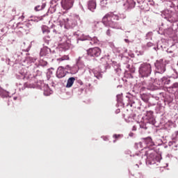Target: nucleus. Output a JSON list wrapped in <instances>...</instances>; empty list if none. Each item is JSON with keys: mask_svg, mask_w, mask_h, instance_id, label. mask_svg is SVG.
Segmentation results:
<instances>
[{"mask_svg": "<svg viewBox=\"0 0 178 178\" xmlns=\"http://www.w3.org/2000/svg\"><path fill=\"white\" fill-rule=\"evenodd\" d=\"M124 42H127V44H130V40H129V39H124Z\"/></svg>", "mask_w": 178, "mask_h": 178, "instance_id": "4d7b16f0", "label": "nucleus"}, {"mask_svg": "<svg viewBox=\"0 0 178 178\" xmlns=\"http://www.w3.org/2000/svg\"><path fill=\"white\" fill-rule=\"evenodd\" d=\"M108 4V1L106 0H100V6L104 8Z\"/></svg>", "mask_w": 178, "mask_h": 178, "instance_id": "79ce46f5", "label": "nucleus"}, {"mask_svg": "<svg viewBox=\"0 0 178 178\" xmlns=\"http://www.w3.org/2000/svg\"><path fill=\"white\" fill-rule=\"evenodd\" d=\"M42 20V17H31V22H40Z\"/></svg>", "mask_w": 178, "mask_h": 178, "instance_id": "72a5a7b5", "label": "nucleus"}, {"mask_svg": "<svg viewBox=\"0 0 178 178\" xmlns=\"http://www.w3.org/2000/svg\"><path fill=\"white\" fill-rule=\"evenodd\" d=\"M138 125L140 127V129H143V130H147V129H148V127H147V124L145 122H139L138 123Z\"/></svg>", "mask_w": 178, "mask_h": 178, "instance_id": "2f4dec72", "label": "nucleus"}, {"mask_svg": "<svg viewBox=\"0 0 178 178\" xmlns=\"http://www.w3.org/2000/svg\"><path fill=\"white\" fill-rule=\"evenodd\" d=\"M35 60H37V57H27L24 60V66L29 67V66H31V63H34Z\"/></svg>", "mask_w": 178, "mask_h": 178, "instance_id": "dca6fc26", "label": "nucleus"}, {"mask_svg": "<svg viewBox=\"0 0 178 178\" xmlns=\"http://www.w3.org/2000/svg\"><path fill=\"white\" fill-rule=\"evenodd\" d=\"M154 49L155 51H156L157 49H159V46L157 45V47H154Z\"/></svg>", "mask_w": 178, "mask_h": 178, "instance_id": "680f3d73", "label": "nucleus"}, {"mask_svg": "<svg viewBox=\"0 0 178 178\" xmlns=\"http://www.w3.org/2000/svg\"><path fill=\"white\" fill-rule=\"evenodd\" d=\"M127 67L129 69L130 67V65H127Z\"/></svg>", "mask_w": 178, "mask_h": 178, "instance_id": "338daca9", "label": "nucleus"}, {"mask_svg": "<svg viewBox=\"0 0 178 178\" xmlns=\"http://www.w3.org/2000/svg\"><path fill=\"white\" fill-rule=\"evenodd\" d=\"M172 137H173L174 140H178V131H176L173 134Z\"/></svg>", "mask_w": 178, "mask_h": 178, "instance_id": "37998d69", "label": "nucleus"}, {"mask_svg": "<svg viewBox=\"0 0 178 178\" xmlns=\"http://www.w3.org/2000/svg\"><path fill=\"white\" fill-rule=\"evenodd\" d=\"M32 27V25L27 22V23H25V24H22L21 26H19V29H20V31L22 33H29V30H30V29H31Z\"/></svg>", "mask_w": 178, "mask_h": 178, "instance_id": "a211bd4d", "label": "nucleus"}, {"mask_svg": "<svg viewBox=\"0 0 178 178\" xmlns=\"http://www.w3.org/2000/svg\"><path fill=\"white\" fill-rule=\"evenodd\" d=\"M129 56H130L131 58H134V54H133V53H129Z\"/></svg>", "mask_w": 178, "mask_h": 178, "instance_id": "5fc2aeb1", "label": "nucleus"}, {"mask_svg": "<svg viewBox=\"0 0 178 178\" xmlns=\"http://www.w3.org/2000/svg\"><path fill=\"white\" fill-rule=\"evenodd\" d=\"M74 81H76V78L74 77L69 78L68 80L67 81L66 88H70L72 86H73V84L74 83Z\"/></svg>", "mask_w": 178, "mask_h": 178, "instance_id": "a878e982", "label": "nucleus"}, {"mask_svg": "<svg viewBox=\"0 0 178 178\" xmlns=\"http://www.w3.org/2000/svg\"><path fill=\"white\" fill-rule=\"evenodd\" d=\"M45 6H47V4L45 3H42L41 6H36L35 7V10L36 12H39V10H42V9H45Z\"/></svg>", "mask_w": 178, "mask_h": 178, "instance_id": "c756f323", "label": "nucleus"}, {"mask_svg": "<svg viewBox=\"0 0 178 178\" xmlns=\"http://www.w3.org/2000/svg\"><path fill=\"white\" fill-rule=\"evenodd\" d=\"M97 8V3L94 1H90L88 3V9L90 10V12H94Z\"/></svg>", "mask_w": 178, "mask_h": 178, "instance_id": "4be33fe9", "label": "nucleus"}, {"mask_svg": "<svg viewBox=\"0 0 178 178\" xmlns=\"http://www.w3.org/2000/svg\"><path fill=\"white\" fill-rule=\"evenodd\" d=\"M83 57H79L76 59V66L79 67V69H82L83 72H86V65H84V62L81 60Z\"/></svg>", "mask_w": 178, "mask_h": 178, "instance_id": "6ab92c4d", "label": "nucleus"}, {"mask_svg": "<svg viewBox=\"0 0 178 178\" xmlns=\"http://www.w3.org/2000/svg\"><path fill=\"white\" fill-rule=\"evenodd\" d=\"M80 40L81 41H90V44L91 45H98L99 44V40L97 37L91 38L90 35H83Z\"/></svg>", "mask_w": 178, "mask_h": 178, "instance_id": "6e6552de", "label": "nucleus"}, {"mask_svg": "<svg viewBox=\"0 0 178 178\" xmlns=\"http://www.w3.org/2000/svg\"><path fill=\"white\" fill-rule=\"evenodd\" d=\"M57 1H59V0H52L51 1L50 3H51V5H54V3H56Z\"/></svg>", "mask_w": 178, "mask_h": 178, "instance_id": "864d4df0", "label": "nucleus"}, {"mask_svg": "<svg viewBox=\"0 0 178 178\" xmlns=\"http://www.w3.org/2000/svg\"><path fill=\"white\" fill-rule=\"evenodd\" d=\"M138 145L139 147H140V148H141V145H143V143H142L141 142H140L139 143H138Z\"/></svg>", "mask_w": 178, "mask_h": 178, "instance_id": "e2e57ef3", "label": "nucleus"}, {"mask_svg": "<svg viewBox=\"0 0 178 178\" xmlns=\"http://www.w3.org/2000/svg\"><path fill=\"white\" fill-rule=\"evenodd\" d=\"M125 121L127 122V123H130L131 122H134V116L133 115H131L129 117H127V118H125Z\"/></svg>", "mask_w": 178, "mask_h": 178, "instance_id": "c9c22d12", "label": "nucleus"}, {"mask_svg": "<svg viewBox=\"0 0 178 178\" xmlns=\"http://www.w3.org/2000/svg\"><path fill=\"white\" fill-rule=\"evenodd\" d=\"M116 112L117 113H119V112H120V110H117Z\"/></svg>", "mask_w": 178, "mask_h": 178, "instance_id": "774afa93", "label": "nucleus"}, {"mask_svg": "<svg viewBox=\"0 0 178 178\" xmlns=\"http://www.w3.org/2000/svg\"><path fill=\"white\" fill-rule=\"evenodd\" d=\"M147 90H149L150 91H154V90H158V87L155 86L154 83H147L146 86Z\"/></svg>", "mask_w": 178, "mask_h": 178, "instance_id": "c85d7f7f", "label": "nucleus"}, {"mask_svg": "<svg viewBox=\"0 0 178 178\" xmlns=\"http://www.w3.org/2000/svg\"><path fill=\"white\" fill-rule=\"evenodd\" d=\"M88 2V0H79V5L82 9V10H84V8H83V5H86Z\"/></svg>", "mask_w": 178, "mask_h": 178, "instance_id": "473e14b6", "label": "nucleus"}, {"mask_svg": "<svg viewBox=\"0 0 178 178\" xmlns=\"http://www.w3.org/2000/svg\"><path fill=\"white\" fill-rule=\"evenodd\" d=\"M173 144H175V142H169L168 145H170V146L173 145Z\"/></svg>", "mask_w": 178, "mask_h": 178, "instance_id": "bf43d9fd", "label": "nucleus"}, {"mask_svg": "<svg viewBox=\"0 0 178 178\" xmlns=\"http://www.w3.org/2000/svg\"><path fill=\"white\" fill-rule=\"evenodd\" d=\"M144 143L147 145V147H154L155 145V143L152 141V138L151 137L145 138Z\"/></svg>", "mask_w": 178, "mask_h": 178, "instance_id": "b1692460", "label": "nucleus"}, {"mask_svg": "<svg viewBox=\"0 0 178 178\" xmlns=\"http://www.w3.org/2000/svg\"><path fill=\"white\" fill-rule=\"evenodd\" d=\"M138 73L140 77H149L152 73V67L148 63H143L140 64L138 67Z\"/></svg>", "mask_w": 178, "mask_h": 178, "instance_id": "7ed1b4c3", "label": "nucleus"}, {"mask_svg": "<svg viewBox=\"0 0 178 178\" xmlns=\"http://www.w3.org/2000/svg\"><path fill=\"white\" fill-rule=\"evenodd\" d=\"M37 74H33L34 79H40L41 77V72L38 70H36Z\"/></svg>", "mask_w": 178, "mask_h": 178, "instance_id": "e433bc0d", "label": "nucleus"}, {"mask_svg": "<svg viewBox=\"0 0 178 178\" xmlns=\"http://www.w3.org/2000/svg\"><path fill=\"white\" fill-rule=\"evenodd\" d=\"M67 40V38L63 35H60V36H58V41L59 42H63V43H60V46H59L60 49L61 51H66L70 48V44L67 42H66Z\"/></svg>", "mask_w": 178, "mask_h": 178, "instance_id": "20e7f679", "label": "nucleus"}, {"mask_svg": "<svg viewBox=\"0 0 178 178\" xmlns=\"http://www.w3.org/2000/svg\"><path fill=\"white\" fill-rule=\"evenodd\" d=\"M105 72V70L101 69L99 71V68L94 69V70H89V73L91 74V73H93L94 76L98 80H101L102 78V73Z\"/></svg>", "mask_w": 178, "mask_h": 178, "instance_id": "f8f14e48", "label": "nucleus"}, {"mask_svg": "<svg viewBox=\"0 0 178 178\" xmlns=\"http://www.w3.org/2000/svg\"><path fill=\"white\" fill-rule=\"evenodd\" d=\"M166 15L164 17V19H167L168 22H173V13L169 14V11H165Z\"/></svg>", "mask_w": 178, "mask_h": 178, "instance_id": "cd10ccee", "label": "nucleus"}, {"mask_svg": "<svg viewBox=\"0 0 178 178\" xmlns=\"http://www.w3.org/2000/svg\"><path fill=\"white\" fill-rule=\"evenodd\" d=\"M51 56V49L47 47H44L40 49V56Z\"/></svg>", "mask_w": 178, "mask_h": 178, "instance_id": "f3484780", "label": "nucleus"}, {"mask_svg": "<svg viewBox=\"0 0 178 178\" xmlns=\"http://www.w3.org/2000/svg\"><path fill=\"white\" fill-rule=\"evenodd\" d=\"M115 20H119V15L113 13H109L103 17L102 22H95L93 23V29L95 31L102 33V29L104 26H106V27L119 30L120 26Z\"/></svg>", "mask_w": 178, "mask_h": 178, "instance_id": "f257e3e1", "label": "nucleus"}, {"mask_svg": "<svg viewBox=\"0 0 178 178\" xmlns=\"http://www.w3.org/2000/svg\"><path fill=\"white\" fill-rule=\"evenodd\" d=\"M21 79L29 80L30 79V74L27 71L21 70L19 72Z\"/></svg>", "mask_w": 178, "mask_h": 178, "instance_id": "393cba45", "label": "nucleus"}, {"mask_svg": "<svg viewBox=\"0 0 178 178\" xmlns=\"http://www.w3.org/2000/svg\"><path fill=\"white\" fill-rule=\"evenodd\" d=\"M42 31L43 34H48V33H49V29L47 27V26H44L42 27Z\"/></svg>", "mask_w": 178, "mask_h": 178, "instance_id": "4c0bfd02", "label": "nucleus"}, {"mask_svg": "<svg viewBox=\"0 0 178 178\" xmlns=\"http://www.w3.org/2000/svg\"><path fill=\"white\" fill-rule=\"evenodd\" d=\"M48 65V61L40 58V60H38V63L35 64V67H45Z\"/></svg>", "mask_w": 178, "mask_h": 178, "instance_id": "aec40b11", "label": "nucleus"}, {"mask_svg": "<svg viewBox=\"0 0 178 178\" xmlns=\"http://www.w3.org/2000/svg\"><path fill=\"white\" fill-rule=\"evenodd\" d=\"M136 53L138 54V56H140V55H143L144 51H136Z\"/></svg>", "mask_w": 178, "mask_h": 178, "instance_id": "603ef678", "label": "nucleus"}, {"mask_svg": "<svg viewBox=\"0 0 178 178\" xmlns=\"http://www.w3.org/2000/svg\"><path fill=\"white\" fill-rule=\"evenodd\" d=\"M154 66L156 69V73L162 74L166 72V63L163 59L157 60L154 63Z\"/></svg>", "mask_w": 178, "mask_h": 178, "instance_id": "39448f33", "label": "nucleus"}, {"mask_svg": "<svg viewBox=\"0 0 178 178\" xmlns=\"http://www.w3.org/2000/svg\"><path fill=\"white\" fill-rule=\"evenodd\" d=\"M74 19H76V20H80V16L75 15H74Z\"/></svg>", "mask_w": 178, "mask_h": 178, "instance_id": "09e8293b", "label": "nucleus"}, {"mask_svg": "<svg viewBox=\"0 0 178 178\" xmlns=\"http://www.w3.org/2000/svg\"><path fill=\"white\" fill-rule=\"evenodd\" d=\"M120 137L121 138L123 137V135H122V134H114L113 136V138H115V139L120 138Z\"/></svg>", "mask_w": 178, "mask_h": 178, "instance_id": "c03bdc74", "label": "nucleus"}, {"mask_svg": "<svg viewBox=\"0 0 178 178\" xmlns=\"http://www.w3.org/2000/svg\"><path fill=\"white\" fill-rule=\"evenodd\" d=\"M6 65H10V58L6 57Z\"/></svg>", "mask_w": 178, "mask_h": 178, "instance_id": "49530a36", "label": "nucleus"}, {"mask_svg": "<svg viewBox=\"0 0 178 178\" xmlns=\"http://www.w3.org/2000/svg\"><path fill=\"white\" fill-rule=\"evenodd\" d=\"M136 130H137V126L136 125H134L133 128H132V131H136Z\"/></svg>", "mask_w": 178, "mask_h": 178, "instance_id": "3c124183", "label": "nucleus"}, {"mask_svg": "<svg viewBox=\"0 0 178 178\" xmlns=\"http://www.w3.org/2000/svg\"><path fill=\"white\" fill-rule=\"evenodd\" d=\"M152 35H154L152 32H148L145 36L146 40H152Z\"/></svg>", "mask_w": 178, "mask_h": 178, "instance_id": "58836bf2", "label": "nucleus"}, {"mask_svg": "<svg viewBox=\"0 0 178 178\" xmlns=\"http://www.w3.org/2000/svg\"><path fill=\"white\" fill-rule=\"evenodd\" d=\"M114 70L119 74V73H120L122 70L120 69V65H119V64H116L115 65H114Z\"/></svg>", "mask_w": 178, "mask_h": 178, "instance_id": "f704fd0d", "label": "nucleus"}, {"mask_svg": "<svg viewBox=\"0 0 178 178\" xmlns=\"http://www.w3.org/2000/svg\"><path fill=\"white\" fill-rule=\"evenodd\" d=\"M74 0H62L61 6L64 10H69L73 8Z\"/></svg>", "mask_w": 178, "mask_h": 178, "instance_id": "9d476101", "label": "nucleus"}, {"mask_svg": "<svg viewBox=\"0 0 178 178\" xmlns=\"http://www.w3.org/2000/svg\"><path fill=\"white\" fill-rule=\"evenodd\" d=\"M121 19H126V16L123 15L122 17H120Z\"/></svg>", "mask_w": 178, "mask_h": 178, "instance_id": "69168bd1", "label": "nucleus"}, {"mask_svg": "<svg viewBox=\"0 0 178 178\" xmlns=\"http://www.w3.org/2000/svg\"><path fill=\"white\" fill-rule=\"evenodd\" d=\"M117 102L118 104H120L121 105H123V102L122 100V95H117Z\"/></svg>", "mask_w": 178, "mask_h": 178, "instance_id": "a19ab883", "label": "nucleus"}, {"mask_svg": "<svg viewBox=\"0 0 178 178\" xmlns=\"http://www.w3.org/2000/svg\"><path fill=\"white\" fill-rule=\"evenodd\" d=\"M147 47H148L149 48H151V47H154V43H152L151 42H147Z\"/></svg>", "mask_w": 178, "mask_h": 178, "instance_id": "de8ad7c7", "label": "nucleus"}, {"mask_svg": "<svg viewBox=\"0 0 178 178\" xmlns=\"http://www.w3.org/2000/svg\"><path fill=\"white\" fill-rule=\"evenodd\" d=\"M58 22L60 23V27H72V20L65 17V15H59Z\"/></svg>", "mask_w": 178, "mask_h": 178, "instance_id": "423d86ee", "label": "nucleus"}, {"mask_svg": "<svg viewBox=\"0 0 178 178\" xmlns=\"http://www.w3.org/2000/svg\"><path fill=\"white\" fill-rule=\"evenodd\" d=\"M129 137H133V136H134V133L130 132V133L129 134Z\"/></svg>", "mask_w": 178, "mask_h": 178, "instance_id": "6e6d98bb", "label": "nucleus"}, {"mask_svg": "<svg viewBox=\"0 0 178 178\" xmlns=\"http://www.w3.org/2000/svg\"><path fill=\"white\" fill-rule=\"evenodd\" d=\"M59 62H62L63 60H69V56H63L61 58L57 59Z\"/></svg>", "mask_w": 178, "mask_h": 178, "instance_id": "ea45409f", "label": "nucleus"}, {"mask_svg": "<svg viewBox=\"0 0 178 178\" xmlns=\"http://www.w3.org/2000/svg\"><path fill=\"white\" fill-rule=\"evenodd\" d=\"M173 79H175V76H163V78L160 79V80H159L157 84L158 86H168L172 83V81H173Z\"/></svg>", "mask_w": 178, "mask_h": 178, "instance_id": "9b49d317", "label": "nucleus"}, {"mask_svg": "<svg viewBox=\"0 0 178 178\" xmlns=\"http://www.w3.org/2000/svg\"><path fill=\"white\" fill-rule=\"evenodd\" d=\"M104 141H108V136H103Z\"/></svg>", "mask_w": 178, "mask_h": 178, "instance_id": "13d9d810", "label": "nucleus"}, {"mask_svg": "<svg viewBox=\"0 0 178 178\" xmlns=\"http://www.w3.org/2000/svg\"><path fill=\"white\" fill-rule=\"evenodd\" d=\"M43 90H44L43 94L46 97L51 95V94H52V92H53L52 90H51V88H49V86H48V85L44 86Z\"/></svg>", "mask_w": 178, "mask_h": 178, "instance_id": "5701e85b", "label": "nucleus"}, {"mask_svg": "<svg viewBox=\"0 0 178 178\" xmlns=\"http://www.w3.org/2000/svg\"><path fill=\"white\" fill-rule=\"evenodd\" d=\"M67 73H69V72L65 70V67H59L56 72V77H58V79H63Z\"/></svg>", "mask_w": 178, "mask_h": 178, "instance_id": "4468645a", "label": "nucleus"}, {"mask_svg": "<svg viewBox=\"0 0 178 178\" xmlns=\"http://www.w3.org/2000/svg\"><path fill=\"white\" fill-rule=\"evenodd\" d=\"M145 119L148 120V123L155 125V118H154V112L152 111H147L145 113Z\"/></svg>", "mask_w": 178, "mask_h": 178, "instance_id": "ddd939ff", "label": "nucleus"}, {"mask_svg": "<svg viewBox=\"0 0 178 178\" xmlns=\"http://www.w3.org/2000/svg\"><path fill=\"white\" fill-rule=\"evenodd\" d=\"M125 10H131L136 6V1L134 0H127L126 3H124Z\"/></svg>", "mask_w": 178, "mask_h": 178, "instance_id": "2eb2a0df", "label": "nucleus"}, {"mask_svg": "<svg viewBox=\"0 0 178 178\" xmlns=\"http://www.w3.org/2000/svg\"><path fill=\"white\" fill-rule=\"evenodd\" d=\"M106 35L111 37V30L108 29L106 31Z\"/></svg>", "mask_w": 178, "mask_h": 178, "instance_id": "8fccbe9b", "label": "nucleus"}, {"mask_svg": "<svg viewBox=\"0 0 178 178\" xmlns=\"http://www.w3.org/2000/svg\"><path fill=\"white\" fill-rule=\"evenodd\" d=\"M65 70H66L67 72V70H70V72H72V67H70V65H66L65 67H64Z\"/></svg>", "mask_w": 178, "mask_h": 178, "instance_id": "a18cd8bd", "label": "nucleus"}, {"mask_svg": "<svg viewBox=\"0 0 178 178\" xmlns=\"http://www.w3.org/2000/svg\"><path fill=\"white\" fill-rule=\"evenodd\" d=\"M143 152H139L135 154H131V156H134V159L138 162H141V160L143 159L147 165H155V163L161 162V156H157L155 150L152 148L146 150L144 154Z\"/></svg>", "mask_w": 178, "mask_h": 178, "instance_id": "f03ea898", "label": "nucleus"}, {"mask_svg": "<svg viewBox=\"0 0 178 178\" xmlns=\"http://www.w3.org/2000/svg\"><path fill=\"white\" fill-rule=\"evenodd\" d=\"M0 97H1V98H8V97H9V92L0 88Z\"/></svg>", "mask_w": 178, "mask_h": 178, "instance_id": "bb28decb", "label": "nucleus"}, {"mask_svg": "<svg viewBox=\"0 0 178 178\" xmlns=\"http://www.w3.org/2000/svg\"><path fill=\"white\" fill-rule=\"evenodd\" d=\"M140 98L144 102H148V101L149 102L150 105L152 106H155L156 105V102L159 99V97H151L150 99L148 97V95H140Z\"/></svg>", "mask_w": 178, "mask_h": 178, "instance_id": "1a4fd4ad", "label": "nucleus"}, {"mask_svg": "<svg viewBox=\"0 0 178 178\" xmlns=\"http://www.w3.org/2000/svg\"><path fill=\"white\" fill-rule=\"evenodd\" d=\"M79 68L77 65H74V66L71 67V73L72 74H76V73H77L79 72Z\"/></svg>", "mask_w": 178, "mask_h": 178, "instance_id": "7c9ffc66", "label": "nucleus"}, {"mask_svg": "<svg viewBox=\"0 0 178 178\" xmlns=\"http://www.w3.org/2000/svg\"><path fill=\"white\" fill-rule=\"evenodd\" d=\"M171 83H172V85L169 87L170 90V89L177 90V88H178V75H177L176 77L173 78V81H172Z\"/></svg>", "mask_w": 178, "mask_h": 178, "instance_id": "412c9836", "label": "nucleus"}, {"mask_svg": "<svg viewBox=\"0 0 178 178\" xmlns=\"http://www.w3.org/2000/svg\"><path fill=\"white\" fill-rule=\"evenodd\" d=\"M101 52L99 47H93L87 50V55L92 58H98L101 55Z\"/></svg>", "mask_w": 178, "mask_h": 178, "instance_id": "0eeeda50", "label": "nucleus"}, {"mask_svg": "<svg viewBox=\"0 0 178 178\" xmlns=\"http://www.w3.org/2000/svg\"><path fill=\"white\" fill-rule=\"evenodd\" d=\"M174 151H177V145H175L174 147H172Z\"/></svg>", "mask_w": 178, "mask_h": 178, "instance_id": "052dcab7", "label": "nucleus"}, {"mask_svg": "<svg viewBox=\"0 0 178 178\" xmlns=\"http://www.w3.org/2000/svg\"><path fill=\"white\" fill-rule=\"evenodd\" d=\"M13 99H14V101H16V99H17V97H14Z\"/></svg>", "mask_w": 178, "mask_h": 178, "instance_id": "0e129e2a", "label": "nucleus"}]
</instances>
